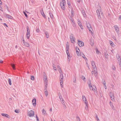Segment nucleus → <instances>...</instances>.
Returning <instances> with one entry per match:
<instances>
[{
  "label": "nucleus",
  "mask_w": 121,
  "mask_h": 121,
  "mask_svg": "<svg viewBox=\"0 0 121 121\" xmlns=\"http://www.w3.org/2000/svg\"><path fill=\"white\" fill-rule=\"evenodd\" d=\"M41 14L44 17H46V15H45L44 14V13L43 10L42 12L41 11Z\"/></svg>",
  "instance_id": "c85d7f7f"
},
{
  "label": "nucleus",
  "mask_w": 121,
  "mask_h": 121,
  "mask_svg": "<svg viewBox=\"0 0 121 121\" xmlns=\"http://www.w3.org/2000/svg\"><path fill=\"white\" fill-rule=\"evenodd\" d=\"M34 113L33 111L32 110H30L29 112L28 113V115L29 117H33L34 115Z\"/></svg>",
  "instance_id": "39448f33"
},
{
  "label": "nucleus",
  "mask_w": 121,
  "mask_h": 121,
  "mask_svg": "<svg viewBox=\"0 0 121 121\" xmlns=\"http://www.w3.org/2000/svg\"><path fill=\"white\" fill-rule=\"evenodd\" d=\"M83 56H82V57L84 59H85V58H86V57L83 54Z\"/></svg>",
  "instance_id": "bf43d9fd"
},
{
  "label": "nucleus",
  "mask_w": 121,
  "mask_h": 121,
  "mask_svg": "<svg viewBox=\"0 0 121 121\" xmlns=\"http://www.w3.org/2000/svg\"><path fill=\"white\" fill-rule=\"evenodd\" d=\"M9 84L10 85H11L12 84L11 80L10 79H9Z\"/></svg>",
  "instance_id": "4c0bfd02"
},
{
  "label": "nucleus",
  "mask_w": 121,
  "mask_h": 121,
  "mask_svg": "<svg viewBox=\"0 0 121 121\" xmlns=\"http://www.w3.org/2000/svg\"><path fill=\"white\" fill-rule=\"evenodd\" d=\"M110 97L111 99L112 100L114 101V96L113 95V94H112V95H110Z\"/></svg>",
  "instance_id": "bb28decb"
},
{
  "label": "nucleus",
  "mask_w": 121,
  "mask_h": 121,
  "mask_svg": "<svg viewBox=\"0 0 121 121\" xmlns=\"http://www.w3.org/2000/svg\"><path fill=\"white\" fill-rule=\"evenodd\" d=\"M78 44L80 47H81L84 46V43L83 42L81 41L80 40H78Z\"/></svg>",
  "instance_id": "6e6552de"
},
{
  "label": "nucleus",
  "mask_w": 121,
  "mask_h": 121,
  "mask_svg": "<svg viewBox=\"0 0 121 121\" xmlns=\"http://www.w3.org/2000/svg\"><path fill=\"white\" fill-rule=\"evenodd\" d=\"M119 19H121V16H119Z\"/></svg>",
  "instance_id": "774afa93"
},
{
  "label": "nucleus",
  "mask_w": 121,
  "mask_h": 121,
  "mask_svg": "<svg viewBox=\"0 0 121 121\" xmlns=\"http://www.w3.org/2000/svg\"><path fill=\"white\" fill-rule=\"evenodd\" d=\"M78 23L79 26H80L81 25H82V23L79 20H78Z\"/></svg>",
  "instance_id": "c9c22d12"
},
{
  "label": "nucleus",
  "mask_w": 121,
  "mask_h": 121,
  "mask_svg": "<svg viewBox=\"0 0 121 121\" xmlns=\"http://www.w3.org/2000/svg\"><path fill=\"white\" fill-rule=\"evenodd\" d=\"M1 114L2 116L4 117H6L8 118H9V115L7 114L2 113Z\"/></svg>",
  "instance_id": "ddd939ff"
},
{
  "label": "nucleus",
  "mask_w": 121,
  "mask_h": 121,
  "mask_svg": "<svg viewBox=\"0 0 121 121\" xmlns=\"http://www.w3.org/2000/svg\"><path fill=\"white\" fill-rule=\"evenodd\" d=\"M15 112L17 113H18L19 112V111L17 110H15Z\"/></svg>",
  "instance_id": "de8ad7c7"
},
{
  "label": "nucleus",
  "mask_w": 121,
  "mask_h": 121,
  "mask_svg": "<svg viewBox=\"0 0 121 121\" xmlns=\"http://www.w3.org/2000/svg\"><path fill=\"white\" fill-rule=\"evenodd\" d=\"M71 15L72 17H73L74 16V14H73V11H71Z\"/></svg>",
  "instance_id": "37998d69"
},
{
  "label": "nucleus",
  "mask_w": 121,
  "mask_h": 121,
  "mask_svg": "<svg viewBox=\"0 0 121 121\" xmlns=\"http://www.w3.org/2000/svg\"><path fill=\"white\" fill-rule=\"evenodd\" d=\"M4 26H6L7 27H8V26H7L6 24L5 23H4Z\"/></svg>",
  "instance_id": "680f3d73"
},
{
  "label": "nucleus",
  "mask_w": 121,
  "mask_h": 121,
  "mask_svg": "<svg viewBox=\"0 0 121 121\" xmlns=\"http://www.w3.org/2000/svg\"><path fill=\"white\" fill-rule=\"evenodd\" d=\"M67 4L68 5H69V6H70V2L69 1H68Z\"/></svg>",
  "instance_id": "4d7b16f0"
},
{
  "label": "nucleus",
  "mask_w": 121,
  "mask_h": 121,
  "mask_svg": "<svg viewBox=\"0 0 121 121\" xmlns=\"http://www.w3.org/2000/svg\"><path fill=\"white\" fill-rule=\"evenodd\" d=\"M70 40L72 43H75V37L73 36V35L71 34L70 36Z\"/></svg>",
  "instance_id": "20e7f679"
},
{
  "label": "nucleus",
  "mask_w": 121,
  "mask_h": 121,
  "mask_svg": "<svg viewBox=\"0 0 121 121\" xmlns=\"http://www.w3.org/2000/svg\"><path fill=\"white\" fill-rule=\"evenodd\" d=\"M66 53L67 56L68 60L69 61L70 60V59H69V58H70V55L69 53V52L68 51H66Z\"/></svg>",
  "instance_id": "f8f14e48"
},
{
  "label": "nucleus",
  "mask_w": 121,
  "mask_h": 121,
  "mask_svg": "<svg viewBox=\"0 0 121 121\" xmlns=\"http://www.w3.org/2000/svg\"><path fill=\"white\" fill-rule=\"evenodd\" d=\"M112 69L114 70H115L116 69L115 68L114 65H112Z\"/></svg>",
  "instance_id": "8fccbe9b"
},
{
  "label": "nucleus",
  "mask_w": 121,
  "mask_h": 121,
  "mask_svg": "<svg viewBox=\"0 0 121 121\" xmlns=\"http://www.w3.org/2000/svg\"><path fill=\"white\" fill-rule=\"evenodd\" d=\"M58 70H59V72L60 73V75L61 74V73H63L61 69H58Z\"/></svg>",
  "instance_id": "c03bdc74"
},
{
  "label": "nucleus",
  "mask_w": 121,
  "mask_h": 121,
  "mask_svg": "<svg viewBox=\"0 0 121 121\" xmlns=\"http://www.w3.org/2000/svg\"><path fill=\"white\" fill-rule=\"evenodd\" d=\"M5 16L9 19H11L13 18V17L12 16L8 14H6Z\"/></svg>",
  "instance_id": "4468645a"
},
{
  "label": "nucleus",
  "mask_w": 121,
  "mask_h": 121,
  "mask_svg": "<svg viewBox=\"0 0 121 121\" xmlns=\"http://www.w3.org/2000/svg\"><path fill=\"white\" fill-rule=\"evenodd\" d=\"M115 29L116 30V32L117 33V34H119L118 32L119 30V28L117 25H115L114 26Z\"/></svg>",
  "instance_id": "9b49d317"
},
{
  "label": "nucleus",
  "mask_w": 121,
  "mask_h": 121,
  "mask_svg": "<svg viewBox=\"0 0 121 121\" xmlns=\"http://www.w3.org/2000/svg\"><path fill=\"white\" fill-rule=\"evenodd\" d=\"M82 97L83 100L84 101H85V102H86L87 103V101L86 99L85 96L84 95H83L82 96Z\"/></svg>",
  "instance_id": "f3484780"
},
{
  "label": "nucleus",
  "mask_w": 121,
  "mask_h": 121,
  "mask_svg": "<svg viewBox=\"0 0 121 121\" xmlns=\"http://www.w3.org/2000/svg\"><path fill=\"white\" fill-rule=\"evenodd\" d=\"M90 89L92 90L95 93H97L96 88V87L94 86H92L91 85L88 84Z\"/></svg>",
  "instance_id": "f03ea898"
},
{
  "label": "nucleus",
  "mask_w": 121,
  "mask_h": 121,
  "mask_svg": "<svg viewBox=\"0 0 121 121\" xmlns=\"http://www.w3.org/2000/svg\"><path fill=\"white\" fill-rule=\"evenodd\" d=\"M80 26L81 29H83V27L82 25Z\"/></svg>",
  "instance_id": "052dcab7"
},
{
  "label": "nucleus",
  "mask_w": 121,
  "mask_h": 121,
  "mask_svg": "<svg viewBox=\"0 0 121 121\" xmlns=\"http://www.w3.org/2000/svg\"><path fill=\"white\" fill-rule=\"evenodd\" d=\"M31 79L32 80H34L35 78L34 76H31Z\"/></svg>",
  "instance_id": "a19ab883"
},
{
  "label": "nucleus",
  "mask_w": 121,
  "mask_h": 121,
  "mask_svg": "<svg viewBox=\"0 0 121 121\" xmlns=\"http://www.w3.org/2000/svg\"><path fill=\"white\" fill-rule=\"evenodd\" d=\"M42 113L44 115H45L46 114V111L44 109H43L42 110Z\"/></svg>",
  "instance_id": "393cba45"
},
{
  "label": "nucleus",
  "mask_w": 121,
  "mask_h": 121,
  "mask_svg": "<svg viewBox=\"0 0 121 121\" xmlns=\"http://www.w3.org/2000/svg\"><path fill=\"white\" fill-rule=\"evenodd\" d=\"M26 29L27 31L26 34V37L28 39L30 35V30L29 28V27L28 26H27Z\"/></svg>",
  "instance_id": "423d86ee"
},
{
  "label": "nucleus",
  "mask_w": 121,
  "mask_h": 121,
  "mask_svg": "<svg viewBox=\"0 0 121 121\" xmlns=\"http://www.w3.org/2000/svg\"><path fill=\"white\" fill-rule=\"evenodd\" d=\"M36 99H34L32 100V103L34 106H35L36 104Z\"/></svg>",
  "instance_id": "9d476101"
},
{
  "label": "nucleus",
  "mask_w": 121,
  "mask_h": 121,
  "mask_svg": "<svg viewBox=\"0 0 121 121\" xmlns=\"http://www.w3.org/2000/svg\"><path fill=\"white\" fill-rule=\"evenodd\" d=\"M82 13L83 16L84 17H86V15L85 13L84 10H82Z\"/></svg>",
  "instance_id": "2eb2a0df"
},
{
  "label": "nucleus",
  "mask_w": 121,
  "mask_h": 121,
  "mask_svg": "<svg viewBox=\"0 0 121 121\" xmlns=\"http://www.w3.org/2000/svg\"><path fill=\"white\" fill-rule=\"evenodd\" d=\"M36 117L37 119V120H38L39 119L37 115H36Z\"/></svg>",
  "instance_id": "69168bd1"
},
{
  "label": "nucleus",
  "mask_w": 121,
  "mask_h": 121,
  "mask_svg": "<svg viewBox=\"0 0 121 121\" xmlns=\"http://www.w3.org/2000/svg\"><path fill=\"white\" fill-rule=\"evenodd\" d=\"M61 8L63 10H65V5L64 6H61Z\"/></svg>",
  "instance_id": "49530a36"
},
{
  "label": "nucleus",
  "mask_w": 121,
  "mask_h": 121,
  "mask_svg": "<svg viewBox=\"0 0 121 121\" xmlns=\"http://www.w3.org/2000/svg\"><path fill=\"white\" fill-rule=\"evenodd\" d=\"M66 51H69V45L67 44H66Z\"/></svg>",
  "instance_id": "a878e982"
},
{
  "label": "nucleus",
  "mask_w": 121,
  "mask_h": 121,
  "mask_svg": "<svg viewBox=\"0 0 121 121\" xmlns=\"http://www.w3.org/2000/svg\"><path fill=\"white\" fill-rule=\"evenodd\" d=\"M94 69H93V71H92L91 73L92 75H93L94 73V74L95 71H94Z\"/></svg>",
  "instance_id": "5fc2aeb1"
},
{
  "label": "nucleus",
  "mask_w": 121,
  "mask_h": 121,
  "mask_svg": "<svg viewBox=\"0 0 121 121\" xmlns=\"http://www.w3.org/2000/svg\"><path fill=\"white\" fill-rule=\"evenodd\" d=\"M36 31L37 32H39L40 31V30L39 29H37L36 30Z\"/></svg>",
  "instance_id": "603ef678"
},
{
  "label": "nucleus",
  "mask_w": 121,
  "mask_h": 121,
  "mask_svg": "<svg viewBox=\"0 0 121 121\" xmlns=\"http://www.w3.org/2000/svg\"><path fill=\"white\" fill-rule=\"evenodd\" d=\"M22 44L25 45L27 47H29L30 45L29 43L26 42H25V41L24 38L23 37L22 38Z\"/></svg>",
  "instance_id": "0eeeda50"
},
{
  "label": "nucleus",
  "mask_w": 121,
  "mask_h": 121,
  "mask_svg": "<svg viewBox=\"0 0 121 121\" xmlns=\"http://www.w3.org/2000/svg\"><path fill=\"white\" fill-rule=\"evenodd\" d=\"M53 69L55 70H56V67L54 66V65H53Z\"/></svg>",
  "instance_id": "864d4df0"
},
{
  "label": "nucleus",
  "mask_w": 121,
  "mask_h": 121,
  "mask_svg": "<svg viewBox=\"0 0 121 121\" xmlns=\"http://www.w3.org/2000/svg\"><path fill=\"white\" fill-rule=\"evenodd\" d=\"M96 12L98 15V18H100V17L99 10H97L96 11Z\"/></svg>",
  "instance_id": "a211bd4d"
},
{
  "label": "nucleus",
  "mask_w": 121,
  "mask_h": 121,
  "mask_svg": "<svg viewBox=\"0 0 121 121\" xmlns=\"http://www.w3.org/2000/svg\"><path fill=\"white\" fill-rule=\"evenodd\" d=\"M96 119L97 120V119H99V118H98V117L97 115H96Z\"/></svg>",
  "instance_id": "e2e57ef3"
},
{
  "label": "nucleus",
  "mask_w": 121,
  "mask_h": 121,
  "mask_svg": "<svg viewBox=\"0 0 121 121\" xmlns=\"http://www.w3.org/2000/svg\"><path fill=\"white\" fill-rule=\"evenodd\" d=\"M63 73L61 74L60 75V83L61 86L62 87H63Z\"/></svg>",
  "instance_id": "f257e3e1"
},
{
  "label": "nucleus",
  "mask_w": 121,
  "mask_h": 121,
  "mask_svg": "<svg viewBox=\"0 0 121 121\" xmlns=\"http://www.w3.org/2000/svg\"><path fill=\"white\" fill-rule=\"evenodd\" d=\"M81 78L82 80H83L84 81H85V78L84 77V76H82Z\"/></svg>",
  "instance_id": "09e8293b"
},
{
  "label": "nucleus",
  "mask_w": 121,
  "mask_h": 121,
  "mask_svg": "<svg viewBox=\"0 0 121 121\" xmlns=\"http://www.w3.org/2000/svg\"><path fill=\"white\" fill-rule=\"evenodd\" d=\"M108 54L106 53H105L104 54V56L105 58H108Z\"/></svg>",
  "instance_id": "e433bc0d"
},
{
  "label": "nucleus",
  "mask_w": 121,
  "mask_h": 121,
  "mask_svg": "<svg viewBox=\"0 0 121 121\" xmlns=\"http://www.w3.org/2000/svg\"><path fill=\"white\" fill-rule=\"evenodd\" d=\"M46 36L47 38H48L49 37V34L48 32H46L45 33Z\"/></svg>",
  "instance_id": "7c9ffc66"
},
{
  "label": "nucleus",
  "mask_w": 121,
  "mask_h": 121,
  "mask_svg": "<svg viewBox=\"0 0 121 121\" xmlns=\"http://www.w3.org/2000/svg\"><path fill=\"white\" fill-rule=\"evenodd\" d=\"M88 84L91 85V81H89V83H88Z\"/></svg>",
  "instance_id": "0e129e2a"
},
{
  "label": "nucleus",
  "mask_w": 121,
  "mask_h": 121,
  "mask_svg": "<svg viewBox=\"0 0 121 121\" xmlns=\"http://www.w3.org/2000/svg\"><path fill=\"white\" fill-rule=\"evenodd\" d=\"M44 80L45 83L48 82V80L46 76H44Z\"/></svg>",
  "instance_id": "412c9836"
},
{
  "label": "nucleus",
  "mask_w": 121,
  "mask_h": 121,
  "mask_svg": "<svg viewBox=\"0 0 121 121\" xmlns=\"http://www.w3.org/2000/svg\"><path fill=\"white\" fill-rule=\"evenodd\" d=\"M71 23L73 25V26L74 27H75L76 26V24L75 23L74 21H73L72 22H71Z\"/></svg>",
  "instance_id": "cd10ccee"
},
{
  "label": "nucleus",
  "mask_w": 121,
  "mask_h": 121,
  "mask_svg": "<svg viewBox=\"0 0 121 121\" xmlns=\"http://www.w3.org/2000/svg\"><path fill=\"white\" fill-rule=\"evenodd\" d=\"M48 82L45 83V89L44 90H46L47 87Z\"/></svg>",
  "instance_id": "2f4dec72"
},
{
  "label": "nucleus",
  "mask_w": 121,
  "mask_h": 121,
  "mask_svg": "<svg viewBox=\"0 0 121 121\" xmlns=\"http://www.w3.org/2000/svg\"><path fill=\"white\" fill-rule=\"evenodd\" d=\"M110 45L112 46L113 45L114 43L112 41L110 42Z\"/></svg>",
  "instance_id": "58836bf2"
},
{
  "label": "nucleus",
  "mask_w": 121,
  "mask_h": 121,
  "mask_svg": "<svg viewBox=\"0 0 121 121\" xmlns=\"http://www.w3.org/2000/svg\"><path fill=\"white\" fill-rule=\"evenodd\" d=\"M86 24L87 28L89 30V31L91 33H92V31L93 30V29L91 27L90 24L89 23H87Z\"/></svg>",
  "instance_id": "7ed1b4c3"
},
{
  "label": "nucleus",
  "mask_w": 121,
  "mask_h": 121,
  "mask_svg": "<svg viewBox=\"0 0 121 121\" xmlns=\"http://www.w3.org/2000/svg\"><path fill=\"white\" fill-rule=\"evenodd\" d=\"M45 94L46 95V96H47L48 95V92L47 91V89L46 90H45Z\"/></svg>",
  "instance_id": "473e14b6"
},
{
  "label": "nucleus",
  "mask_w": 121,
  "mask_h": 121,
  "mask_svg": "<svg viewBox=\"0 0 121 121\" xmlns=\"http://www.w3.org/2000/svg\"><path fill=\"white\" fill-rule=\"evenodd\" d=\"M3 63V61L2 60H0V63Z\"/></svg>",
  "instance_id": "338daca9"
},
{
  "label": "nucleus",
  "mask_w": 121,
  "mask_h": 121,
  "mask_svg": "<svg viewBox=\"0 0 121 121\" xmlns=\"http://www.w3.org/2000/svg\"><path fill=\"white\" fill-rule=\"evenodd\" d=\"M57 68L58 69H61L60 66L59 65L57 66Z\"/></svg>",
  "instance_id": "13d9d810"
},
{
  "label": "nucleus",
  "mask_w": 121,
  "mask_h": 121,
  "mask_svg": "<svg viewBox=\"0 0 121 121\" xmlns=\"http://www.w3.org/2000/svg\"><path fill=\"white\" fill-rule=\"evenodd\" d=\"M60 99V100L62 99V96L61 95H59V96Z\"/></svg>",
  "instance_id": "6e6d98bb"
},
{
  "label": "nucleus",
  "mask_w": 121,
  "mask_h": 121,
  "mask_svg": "<svg viewBox=\"0 0 121 121\" xmlns=\"http://www.w3.org/2000/svg\"><path fill=\"white\" fill-rule=\"evenodd\" d=\"M118 57L119 58L117 59V60L118 61L119 64L120 65L121 64V59L120 58V56L119 55H118Z\"/></svg>",
  "instance_id": "4be33fe9"
},
{
  "label": "nucleus",
  "mask_w": 121,
  "mask_h": 121,
  "mask_svg": "<svg viewBox=\"0 0 121 121\" xmlns=\"http://www.w3.org/2000/svg\"><path fill=\"white\" fill-rule=\"evenodd\" d=\"M103 84L104 85V87L105 88V89H107V87H106V82L105 81H104L103 82Z\"/></svg>",
  "instance_id": "b1692460"
},
{
  "label": "nucleus",
  "mask_w": 121,
  "mask_h": 121,
  "mask_svg": "<svg viewBox=\"0 0 121 121\" xmlns=\"http://www.w3.org/2000/svg\"><path fill=\"white\" fill-rule=\"evenodd\" d=\"M91 64L92 66V68L94 69H96V68L95 66V62L93 61H92L91 62Z\"/></svg>",
  "instance_id": "1a4fd4ad"
},
{
  "label": "nucleus",
  "mask_w": 121,
  "mask_h": 121,
  "mask_svg": "<svg viewBox=\"0 0 121 121\" xmlns=\"http://www.w3.org/2000/svg\"><path fill=\"white\" fill-rule=\"evenodd\" d=\"M60 100L61 101L62 104L63 105H65V101L63 99H62L61 100Z\"/></svg>",
  "instance_id": "72a5a7b5"
},
{
  "label": "nucleus",
  "mask_w": 121,
  "mask_h": 121,
  "mask_svg": "<svg viewBox=\"0 0 121 121\" xmlns=\"http://www.w3.org/2000/svg\"><path fill=\"white\" fill-rule=\"evenodd\" d=\"M49 14L50 16L51 17V18H53V16L52 14V13H51V12L50 11H49Z\"/></svg>",
  "instance_id": "c756f323"
},
{
  "label": "nucleus",
  "mask_w": 121,
  "mask_h": 121,
  "mask_svg": "<svg viewBox=\"0 0 121 121\" xmlns=\"http://www.w3.org/2000/svg\"><path fill=\"white\" fill-rule=\"evenodd\" d=\"M76 117L77 121H80V119L78 117Z\"/></svg>",
  "instance_id": "ea45409f"
},
{
  "label": "nucleus",
  "mask_w": 121,
  "mask_h": 121,
  "mask_svg": "<svg viewBox=\"0 0 121 121\" xmlns=\"http://www.w3.org/2000/svg\"><path fill=\"white\" fill-rule=\"evenodd\" d=\"M76 53L78 56H80L81 55L80 54H81V53L80 52V51L79 52V51H78L77 50V48L76 47Z\"/></svg>",
  "instance_id": "dca6fc26"
},
{
  "label": "nucleus",
  "mask_w": 121,
  "mask_h": 121,
  "mask_svg": "<svg viewBox=\"0 0 121 121\" xmlns=\"http://www.w3.org/2000/svg\"><path fill=\"white\" fill-rule=\"evenodd\" d=\"M70 18L71 22H72V21H74L73 19V18H72L71 17H70Z\"/></svg>",
  "instance_id": "3c124183"
},
{
  "label": "nucleus",
  "mask_w": 121,
  "mask_h": 121,
  "mask_svg": "<svg viewBox=\"0 0 121 121\" xmlns=\"http://www.w3.org/2000/svg\"><path fill=\"white\" fill-rule=\"evenodd\" d=\"M85 103L86 104V107H85V108L86 110H88V108L87 103L86 102H85Z\"/></svg>",
  "instance_id": "aec40b11"
},
{
  "label": "nucleus",
  "mask_w": 121,
  "mask_h": 121,
  "mask_svg": "<svg viewBox=\"0 0 121 121\" xmlns=\"http://www.w3.org/2000/svg\"><path fill=\"white\" fill-rule=\"evenodd\" d=\"M11 65L14 69H15V65L14 64H11Z\"/></svg>",
  "instance_id": "f704fd0d"
},
{
  "label": "nucleus",
  "mask_w": 121,
  "mask_h": 121,
  "mask_svg": "<svg viewBox=\"0 0 121 121\" xmlns=\"http://www.w3.org/2000/svg\"><path fill=\"white\" fill-rule=\"evenodd\" d=\"M94 71H95L94 74V75L95 77L98 74L97 72V69H94Z\"/></svg>",
  "instance_id": "5701e85b"
},
{
  "label": "nucleus",
  "mask_w": 121,
  "mask_h": 121,
  "mask_svg": "<svg viewBox=\"0 0 121 121\" xmlns=\"http://www.w3.org/2000/svg\"><path fill=\"white\" fill-rule=\"evenodd\" d=\"M96 53L97 54H99V53H100L99 52L98 50V49H96Z\"/></svg>",
  "instance_id": "a18cd8bd"
},
{
  "label": "nucleus",
  "mask_w": 121,
  "mask_h": 121,
  "mask_svg": "<svg viewBox=\"0 0 121 121\" xmlns=\"http://www.w3.org/2000/svg\"><path fill=\"white\" fill-rule=\"evenodd\" d=\"M62 2L60 3V6L64 5V3H65V1L63 0Z\"/></svg>",
  "instance_id": "6ab92c4d"
},
{
  "label": "nucleus",
  "mask_w": 121,
  "mask_h": 121,
  "mask_svg": "<svg viewBox=\"0 0 121 121\" xmlns=\"http://www.w3.org/2000/svg\"><path fill=\"white\" fill-rule=\"evenodd\" d=\"M23 13H24V14L25 15V16L26 17H28V15L26 14V13L24 11L23 12Z\"/></svg>",
  "instance_id": "79ce46f5"
}]
</instances>
